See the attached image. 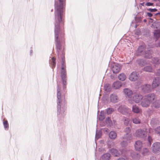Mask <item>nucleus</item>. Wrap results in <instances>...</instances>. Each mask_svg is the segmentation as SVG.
<instances>
[{
  "label": "nucleus",
  "mask_w": 160,
  "mask_h": 160,
  "mask_svg": "<svg viewBox=\"0 0 160 160\" xmlns=\"http://www.w3.org/2000/svg\"><path fill=\"white\" fill-rule=\"evenodd\" d=\"M143 98V96L139 93L135 94L132 98L133 100L136 103L140 102Z\"/></svg>",
  "instance_id": "nucleus-8"
},
{
  "label": "nucleus",
  "mask_w": 160,
  "mask_h": 160,
  "mask_svg": "<svg viewBox=\"0 0 160 160\" xmlns=\"http://www.w3.org/2000/svg\"><path fill=\"white\" fill-rule=\"evenodd\" d=\"M152 62L154 64L155 67L160 64V59L158 58L154 57L152 59Z\"/></svg>",
  "instance_id": "nucleus-22"
},
{
  "label": "nucleus",
  "mask_w": 160,
  "mask_h": 160,
  "mask_svg": "<svg viewBox=\"0 0 160 160\" xmlns=\"http://www.w3.org/2000/svg\"><path fill=\"white\" fill-rule=\"evenodd\" d=\"M111 157V155L109 153H106L102 156V160H109Z\"/></svg>",
  "instance_id": "nucleus-24"
},
{
  "label": "nucleus",
  "mask_w": 160,
  "mask_h": 160,
  "mask_svg": "<svg viewBox=\"0 0 160 160\" xmlns=\"http://www.w3.org/2000/svg\"><path fill=\"white\" fill-rule=\"evenodd\" d=\"M117 160H126V159L122 158H119Z\"/></svg>",
  "instance_id": "nucleus-48"
},
{
  "label": "nucleus",
  "mask_w": 160,
  "mask_h": 160,
  "mask_svg": "<svg viewBox=\"0 0 160 160\" xmlns=\"http://www.w3.org/2000/svg\"><path fill=\"white\" fill-rule=\"evenodd\" d=\"M148 146L149 147H150L152 142L153 139L150 136H148Z\"/></svg>",
  "instance_id": "nucleus-39"
},
{
  "label": "nucleus",
  "mask_w": 160,
  "mask_h": 160,
  "mask_svg": "<svg viewBox=\"0 0 160 160\" xmlns=\"http://www.w3.org/2000/svg\"><path fill=\"white\" fill-rule=\"evenodd\" d=\"M122 86V83L121 82L118 81H116L114 82L112 85V87L113 88L115 89H119Z\"/></svg>",
  "instance_id": "nucleus-16"
},
{
  "label": "nucleus",
  "mask_w": 160,
  "mask_h": 160,
  "mask_svg": "<svg viewBox=\"0 0 160 160\" xmlns=\"http://www.w3.org/2000/svg\"><path fill=\"white\" fill-rule=\"evenodd\" d=\"M151 123L153 125L158 124L159 123V120L156 118H152L151 121Z\"/></svg>",
  "instance_id": "nucleus-33"
},
{
  "label": "nucleus",
  "mask_w": 160,
  "mask_h": 160,
  "mask_svg": "<svg viewBox=\"0 0 160 160\" xmlns=\"http://www.w3.org/2000/svg\"><path fill=\"white\" fill-rule=\"evenodd\" d=\"M135 33L136 35H139L140 34V32H135Z\"/></svg>",
  "instance_id": "nucleus-49"
},
{
  "label": "nucleus",
  "mask_w": 160,
  "mask_h": 160,
  "mask_svg": "<svg viewBox=\"0 0 160 160\" xmlns=\"http://www.w3.org/2000/svg\"><path fill=\"white\" fill-rule=\"evenodd\" d=\"M102 135V131L101 130L98 131L96 130V132L95 135V140L96 141L98 140Z\"/></svg>",
  "instance_id": "nucleus-25"
},
{
  "label": "nucleus",
  "mask_w": 160,
  "mask_h": 160,
  "mask_svg": "<svg viewBox=\"0 0 160 160\" xmlns=\"http://www.w3.org/2000/svg\"><path fill=\"white\" fill-rule=\"evenodd\" d=\"M118 79L122 81H124L126 78V75L123 73H122L118 76Z\"/></svg>",
  "instance_id": "nucleus-28"
},
{
  "label": "nucleus",
  "mask_w": 160,
  "mask_h": 160,
  "mask_svg": "<svg viewBox=\"0 0 160 160\" xmlns=\"http://www.w3.org/2000/svg\"><path fill=\"white\" fill-rule=\"evenodd\" d=\"M140 4L142 6H144V2H142V3H140Z\"/></svg>",
  "instance_id": "nucleus-52"
},
{
  "label": "nucleus",
  "mask_w": 160,
  "mask_h": 160,
  "mask_svg": "<svg viewBox=\"0 0 160 160\" xmlns=\"http://www.w3.org/2000/svg\"><path fill=\"white\" fill-rule=\"evenodd\" d=\"M156 74V76H160V68L157 70Z\"/></svg>",
  "instance_id": "nucleus-45"
},
{
  "label": "nucleus",
  "mask_w": 160,
  "mask_h": 160,
  "mask_svg": "<svg viewBox=\"0 0 160 160\" xmlns=\"http://www.w3.org/2000/svg\"><path fill=\"white\" fill-rule=\"evenodd\" d=\"M4 127L5 130H7L9 128V125L7 120L3 122Z\"/></svg>",
  "instance_id": "nucleus-36"
},
{
  "label": "nucleus",
  "mask_w": 160,
  "mask_h": 160,
  "mask_svg": "<svg viewBox=\"0 0 160 160\" xmlns=\"http://www.w3.org/2000/svg\"><path fill=\"white\" fill-rule=\"evenodd\" d=\"M118 110L123 115H126L128 112V108L124 105L120 106L118 108Z\"/></svg>",
  "instance_id": "nucleus-6"
},
{
  "label": "nucleus",
  "mask_w": 160,
  "mask_h": 160,
  "mask_svg": "<svg viewBox=\"0 0 160 160\" xmlns=\"http://www.w3.org/2000/svg\"><path fill=\"white\" fill-rule=\"evenodd\" d=\"M141 105L143 107H148L149 106L150 102L144 96V98L142 100Z\"/></svg>",
  "instance_id": "nucleus-12"
},
{
  "label": "nucleus",
  "mask_w": 160,
  "mask_h": 160,
  "mask_svg": "<svg viewBox=\"0 0 160 160\" xmlns=\"http://www.w3.org/2000/svg\"><path fill=\"white\" fill-rule=\"evenodd\" d=\"M152 152L156 153L160 152V143L155 142L153 143L152 147Z\"/></svg>",
  "instance_id": "nucleus-4"
},
{
  "label": "nucleus",
  "mask_w": 160,
  "mask_h": 160,
  "mask_svg": "<svg viewBox=\"0 0 160 160\" xmlns=\"http://www.w3.org/2000/svg\"><path fill=\"white\" fill-rule=\"evenodd\" d=\"M149 160H156V158L154 157H152Z\"/></svg>",
  "instance_id": "nucleus-47"
},
{
  "label": "nucleus",
  "mask_w": 160,
  "mask_h": 160,
  "mask_svg": "<svg viewBox=\"0 0 160 160\" xmlns=\"http://www.w3.org/2000/svg\"><path fill=\"white\" fill-rule=\"evenodd\" d=\"M154 130L156 133L160 134V126L156 128Z\"/></svg>",
  "instance_id": "nucleus-41"
},
{
  "label": "nucleus",
  "mask_w": 160,
  "mask_h": 160,
  "mask_svg": "<svg viewBox=\"0 0 160 160\" xmlns=\"http://www.w3.org/2000/svg\"><path fill=\"white\" fill-rule=\"evenodd\" d=\"M149 151L148 149L146 148H144L143 150V151L142 152V154L143 155H148V153H149Z\"/></svg>",
  "instance_id": "nucleus-40"
},
{
  "label": "nucleus",
  "mask_w": 160,
  "mask_h": 160,
  "mask_svg": "<svg viewBox=\"0 0 160 160\" xmlns=\"http://www.w3.org/2000/svg\"><path fill=\"white\" fill-rule=\"evenodd\" d=\"M126 141H123L121 142V145L123 147H125L128 145V143H130L131 142H129L127 140Z\"/></svg>",
  "instance_id": "nucleus-38"
},
{
  "label": "nucleus",
  "mask_w": 160,
  "mask_h": 160,
  "mask_svg": "<svg viewBox=\"0 0 160 160\" xmlns=\"http://www.w3.org/2000/svg\"><path fill=\"white\" fill-rule=\"evenodd\" d=\"M148 10L151 12H155L158 11V9L156 8L152 9L151 8H149L148 9Z\"/></svg>",
  "instance_id": "nucleus-42"
},
{
  "label": "nucleus",
  "mask_w": 160,
  "mask_h": 160,
  "mask_svg": "<svg viewBox=\"0 0 160 160\" xmlns=\"http://www.w3.org/2000/svg\"><path fill=\"white\" fill-rule=\"evenodd\" d=\"M65 5L66 4H54L55 45L58 58H60L62 60L61 76L63 88L62 90L61 91L60 87L58 84H57V115L59 116L61 114V116L63 117L65 116L64 112L66 110V107H61V95L62 93L65 98V95L67 92L66 85L67 83L65 52L64 49L62 50V47L65 43V33L63 30V25L64 22V16Z\"/></svg>",
  "instance_id": "nucleus-1"
},
{
  "label": "nucleus",
  "mask_w": 160,
  "mask_h": 160,
  "mask_svg": "<svg viewBox=\"0 0 160 160\" xmlns=\"http://www.w3.org/2000/svg\"><path fill=\"white\" fill-rule=\"evenodd\" d=\"M106 122L107 124L110 126H111L112 125V122L111 119L109 117L106 118Z\"/></svg>",
  "instance_id": "nucleus-35"
},
{
  "label": "nucleus",
  "mask_w": 160,
  "mask_h": 160,
  "mask_svg": "<svg viewBox=\"0 0 160 160\" xmlns=\"http://www.w3.org/2000/svg\"><path fill=\"white\" fill-rule=\"evenodd\" d=\"M136 61L138 64L140 66H144L146 64V61L142 59H138Z\"/></svg>",
  "instance_id": "nucleus-23"
},
{
  "label": "nucleus",
  "mask_w": 160,
  "mask_h": 160,
  "mask_svg": "<svg viewBox=\"0 0 160 160\" xmlns=\"http://www.w3.org/2000/svg\"><path fill=\"white\" fill-rule=\"evenodd\" d=\"M109 151L112 155L115 157H119L120 155V153L116 149L112 148L110 149Z\"/></svg>",
  "instance_id": "nucleus-15"
},
{
  "label": "nucleus",
  "mask_w": 160,
  "mask_h": 160,
  "mask_svg": "<svg viewBox=\"0 0 160 160\" xmlns=\"http://www.w3.org/2000/svg\"><path fill=\"white\" fill-rule=\"evenodd\" d=\"M104 90L107 92L111 91V87L109 84H106L104 85Z\"/></svg>",
  "instance_id": "nucleus-29"
},
{
  "label": "nucleus",
  "mask_w": 160,
  "mask_h": 160,
  "mask_svg": "<svg viewBox=\"0 0 160 160\" xmlns=\"http://www.w3.org/2000/svg\"><path fill=\"white\" fill-rule=\"evenodd\" d=\"M32 50H31L30 51V53H32Z\"/></svg>",
  "instance_id": "nucleus-55"
},
{
  "label": "nucleus",
  "mask_w": 160,
  "mask_h": 160,
  "mask_svg": "<svg viewBox=\"0 0 160 160\" xmlns=\"http://www.w3.org/2000/svg\"><path fill=\"white\" fill-rule=\"evenodd\" d=\"M158 1H159L160 2V0H158Z\"/></svg>",
  "instance_id": "nucleus-58"
},
{
  "label": "nucleus",
  "mask_w": 160,
  "mask_h": 160,
  "mask_svg": "<svg viewBox=\"0 0 160 160\" xmlns=\"http://www.w3.org/2000/svg\"><path fill=\"white\" fill-rule=\"evenodd\" d=\"M105 118V115L103 112L101 111L99 115V119L100 121H103Z\"/></svg>",
  "instance_id": "nucleus-31"
},
{
  "label": "nucleus",
  "mask_w": 160,
  "mask_h": 160,
  "mask_svg": "<svg viewBox=\"0 0 160 160\" xmlns=\"http://www.w3.org/2000/svg\"><path fill=\"white\" fill-rule=\"evenodd\" d=\"M153 106L155 108H158L160 107V100H158L156 101L153 103Z\"/></svg>",
  "instance_id": "nucleus-34"
},
{
  "label": "nucleus",
  "mask_w": 160,
  "mask_h": 160,
  "mask_svg": "<svg viewBox=\"0 0 160 160\" xmlns=\"http://www.w3.org/2000/svg\"><path fill=\"white\" fill-rule=\"evenodd\" d=\"M124 124L126 125H128L129 123V121L128 118H126L124 120Z\"/></svg>",
  "instance_id": "nucleus-44"
},
{
  "label": "nucleus",
  "mask_w": 160,
  "mask_h": 160,
  "mask_svg": "<svg viewBox=\"0 0 160 160\" xmlns=\"http://www.w3.org/2000/svg\"><path fill=\"white\" fill-rule=\"evenodd\" d=\"M132 111L134 112L138 113L140 112V109L138 106L134 105L132 106Z\"/></svg>",
  "instance_id": "nucleus-26"
},
{
  "label": "nucleus",
  "mask_w": 160,
  "mask_h": 160,
  "mask_svg": "<svg viewBox=\"0 0 160 160\" xmlns=\"http://www.w3.org/2000/svg\"><path fill=\"white\" fill-rule=\"evenodd\" d=\"M132 121L133 123L135 124H139L141 122V120L138 117H135L132 119Z\"/></svg>",
  "instance_id": "nucleus-32"
},
{
  "label": "nucleus",
  "mask_w": 160,
  "mask_h": 160,
  "mask_svg": "<svg viewBox=\"0 0 160 160\" xmlns=\"http://www.w3.org/2000/svg\"><path fill=\"white\" fill-rule=\"evenodd\" d=\"M107 113L108 114H110L114 112V110L112 108H108L106 110Z\"/></svg>",
  "instance_id": "nucleus-37"
},
{
  "label": "nucleus",
  "mask_w": 160,
  "mask_h": 160,
  "mask_svg": "<svg viewBox=\"0 0 160 160\" xmlns=\"http://www.w3.org/2000/svg\"><path fill=\"white\" fill-rule=\"evenodd\" d=\"M160 85V78L156 77L153 79L152 83V87L155 88Z\"/></svg>",
  "instance_id": "nucleus-9"
},
{
  "label": "nucleus",
  "mask_w": 160,
  "mask_h": 160,
  "mask_svg": "<svg viewBox=\"0 0 160 160\" xmlns=\"http://www.w3.org/2000/svg\"><path fill=\"white\" fill-rule=\"evenodd\" d=\"M110 100L113 103H116L119 101V98L117 95L115 94H112L110 97Z\"/></svg>",
  "instance_id": "nucleus-13"
},
{
  "label": "nucleus",
  "mask_w": 160,
  "mask_h": 160,
  "mask_svg": "<svg viewBox=\"0 0 160 160\" xmlns=\"http://www.w3.org/2000/svg\"><path fill=\"white\" fill-rule=\"evenodd\" d=\"M153 1H155V2H156V1H158V0H153Z\"/></svg>",
  "instance_id": "nucleus-57"
},
{
  "label": "nucleus",
  "mask_w": 160,
  "mask_h": 160,
  "mask_svg": "<svg viewBox=\"0 0 160 160\" xmlns=\"http://www.w3.org/2000/svg\"><path fill=\"white\" fill-rule=\"evenodd\" d=\"M152 51L150 50L145 51L144 53V57L145 58L149 59L152 57Z\"/></svg>",
  "instance_id": "nucleus-19"
},
{
  "label": "nucleus",
  "mask_w": 160,
  "mask_h": 160,
  "mask_svg": "<svg viewBox=\"0 0 160 160\" xmlns=\"http://www.w3.org/2000/svg\"><path fill=\"white\" fill-rule=\"evenodd\" d=\"M145 97L148 100V101H149L150 103L153 102L156 98L155 95L153 93L149 94L145 96Z\"/></svg>",
  "instance_id": "nucleus-10"
},
{
  "label": "nucleus",
  "mask_w": 160,
  "mask_h": 160,
  "mask_svg": "<svg viewBox=\"0 0 160 160\" xmlns=\"http://www.w3.org/2000/svg\"><path fill=\"white\" fill-rule=\"evenodd\" d=\"M136 149L138 151H141L142 147V143L140 141H138L135 142L134 145Z\"/></svg>",
  "instance_id": "nucleus-14"
},
{
  "label": "nucleus",
  "mask_w": 160,
  "mask_h": 160,
  "mask_svg": "<svg viewBox=\"0 0 160 160\" xmlns=\"http://www.w3.org/2000/svg\"><path fill=\"white\" fill-rule=\"evenodd\" d=\"M124 132L126 133L125 134L123 137V139L127 140L129 142L131 141L132 139V136L131 133V129L130 127H127L124 129Z\"/></svg>",
  "instance_id": "nucleus-2"
},
{
  "label": "nucleus",
  "mask_w": 160,
  "mask_h": 160,
  "mask_svg": "<svg viewBox=\"0 0 160 160\" xmlns=\"http://www.w3.org/2000/svg\"><path fill=\"white\" fill-rule=\"evenodd\" d=\"M109 138L111 139H114L117 137V134L115 132L112 131L109 132Z\"/></svg>",
  "instance_id": "nucleus-21"
},
{
  "label": "nucleus",
  "mask_w": 160,
  "mask_h": 160,
  "mask_svg": "<svg viewBox=\"0 0 160 160\" xmlns=\"http://www.w3.org/2000/svg\"><path fill=\"white\" fill-rule=\"evenodd\" d=\"M147 20L146 19H144V20H143V22H147Z\"/></svg>",
  "instance_id": "nucleus-54"
},
{
  "label": "nucleus",
  "mask_w": 160,
  "mask_h": 160,
  "mask_svg": "<svg viewBox=\"0 0 160 160\" xmlns=\"http://www.w3.org/2000/svg\"><path fill=\"white\" fill-rule=\"evenodd\" d=\"M154 36L157 39L160 37V30H155L154 32Z\"/></svg>",
  "instance_id": "nucleus-27"
},
{
  "label": "nucleus",
  "mask_w": 160,
  "mask_h": 160,
  "mask_svg": "<svg viewBox=\"0 0 160 160\" xmlns=\"http://www.w3.org/2000/svg\"><path fill=\"white\" fill-rule=\"evenodd\" d=\"M146 48V46L144 45L139 46L138 48L137 53L138 55H141L144 54L145 52V50Z\"/></svg>",
  "instance_id": "nucleus-11"
},
{
  "label": "nucleus",
  "mask_w": 160,
  "mask_h": 160,
  "mask_svg": "<svg viewBox=\"0 0 160 160\" xmlns=\"http://www.w3.org/2000/svg\"><path fill=\"white\" fill-rule=\"evenodd\" d=\"M139 77V74L136 72H133L129 75V78L132 81H135L138 80Z\"/></svg>",
  "instance_id": "nucleus-7"
},
{
  "label": "nucleus",
  "mask_w": 160,
  "mask_h": 160,
  "mask_svg": "<svg viewBox=\"0 0 160 160\" xmlns=\"http://www.w3.org/2000/svg\"><path fill=\"white\" fill-rule=\"evenodd\" d=\"M147 132L146 130L139 129L136 131L135 134L137 137L144 138L147 137Z\"/></svg>",
  "instance_id": "nucleus-3"
},
{
  "label": "nucleus",
  "mask_w": 160,
  "mask_h": 160,
  "mask_svg": "<svg viewBox=\"0 0 160 160\" xmlns=\"http://www.w3.org/2000/svg\"><path fill=\"white\" fill-rule=\"evenodd\" d=\"M56 58L54 57L52 58L51 59L49 60V64L50 66L53 69L56 67Z\"/></svg>",
  "instance_id": "nucleus-17"
},
{
  "label": "nucleus",
  "mask_w": 160,
  "mask_h": 160,
  "mask_svg": "<svg viewBox=\"0 0 160 160\" xmlns=\"http://www.w3.org/2000/svg\"><path fill=\"white\" fill-rule=\"evenodd\" d=\"M145 5L147 6H154V3L150 2H148L145 4Z\"/></svg>",
  "instance_id": "nucleus-43"
},
{
  "label": "nucleus",
  "mask_w": 160,
  "mask_h": 160,
  "mask_svg": "<svg viewBox=\"0 0 160 160\" xmlns=\"http://www.w3.org/2000/svg\"><path fill=\"white\" fill-rule=\"evenodd\" d=\"M158 15H160V12H159L157 13H156L155 14V16H157Z\"/></svg>",
  "instance_id": "nucleus-51"
},
{
  "label": "nucleus",
  "mask_w": 160,
  "mask_h": 160,
  "mask_svg": "<svg viewBox=\"0 0 160 160\" xmlns=\"http://www.w3.org/2000/svg\"><path fill=\"white\" fill-rule=\"evenodd\" d=\"M137 18L138 19L139 22H140L141 21V17H137Z\"/></svg>",
  "instance_id": "nucleus-50"
},
{
  "label": "nucleus",
  "mask_w": 160,
  "mask_h": 160,
  "mask_svg": "<svg viewBox=\"0 0 160 160\" xmlns=\"http://www.w3.org/2000/svg\"><path fill=\"white\" fill-rule=\"evenodd\" d=\"M152 86L149 84H146L142 87V90L144 93H148L151 91L152 89Z\"/></svg>",
  "instance_id": "nucleus-5"
},
{
  "label": "nucleus",
  "mask_w": 160,
  "mask_h": 160,
  "mask_svg": "<svg viewBox=\"0 0 160 160\" xmlns=\"http://www.w3.org/2000/svg\"><path fill=\"white\" fill-rule=\"evenodd\" d=\"M147 15L149 17H151L152 16V14L151 12H148Z\"/></svg>",
  "instance_id": "nucleus-46"
},
{
  "label": "nucleus",
  "mask_w": 160,
  "mask_h": 160,
  "mask_svg": "<svg viewBox=\"0 0 160 160\" xmlns=\"http://www.w3.org/2000/svg\"><path fill=\"white\" fill-rule=\"evenodd\" d=\"M158 47H160V42L158 43Z\"/></svg>",
  "instance_id": "nucleus-53"
},
{
  "label": "nucleus",
  "mask_w": 160,
  "mask_h": 160,
  "mask_svg": "<svg viewBox=\"0 0 160 160\" xmlns=\"http://www.w3.org/2000/svg\"><path fill=\"white\" fill-rule=\"evenodd\" d=\"M123 92L128 97H131L133 94L132 91L128 88L124 89Z\"/></svg>",
  "instance_id": "nucleus-18"
},
{
  "label": "nucleus",
  "mask_w": 160,
  "mask_h": 160,
  "mask_svg": "<svg viewBox=\"0 0 160 160\" xmlns=\"http://www.w3.org/2000/svg\"><path fill=\"white\" fill-rule=\"evenodd\" d=\"M53 9H52L51 10V12H53Z\"/></svg>",
  "instance_id": "nucleus-56"
},
{
  "label": "nucleus",
  "mask_w": 160,
  "mask_h": 160,
  "mask_svg": "<svg viewBox=\"0 0 160 160\" xmlns=\"http://www.w3.org/2000/svg\"><path fill=\"white\" fill-rule=\"evenodd\" d=\"M143 70L145 71L151 72L152 71V68L151 66H148L144 67Z\"/></svg>",
  "instance_id": "nucleus-30"
},
{
  "label": "nucleus",
  "mask_w": 160,
  "mask_h": 160,
  "mask_svg": "<svg viewBox=\"0 0 160 160\" xmlns=\"http://www.w3.org/2000/svg\"><path fill=\"white\" fill-rule=\"evenodd\" d=\"M121 68L118 65L113 66L112 68V70L113 73H118L120 70Z\"/></svg>",
  "instance_id": "nucleus-20"
}]
</instances>
